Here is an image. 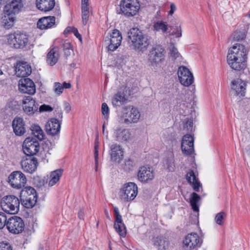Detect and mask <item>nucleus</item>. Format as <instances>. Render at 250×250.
Listing matches in <instances>:
<instances>
[{
	"mask_svg": "<svg viewBox=\"0 0 250 250\" xmlns=\"http://www.w3.org/2000/svg\"><path fill=\"white\" fill-rule=\"evenodd\" d=\"M169 54L170 57L173 60L180 57V54L179 53L177 49L174 46L173 44H171L169 47Z\"/></svg>",
	"mask_w": 250,
	"mask_h": 250,
	"instance_id": "nucleus-43",
	"label": "nucleus"
},
{
	"mask_svg": "<svg viewBox=\"0 0 250 250\" xmlns=\"http://www.w3.org/2000/svg\"><path fill=\"white\" fill-rule=\"evenodd\" d=\"M24 224L22 219L18 216H14L8 219L6 228L13 234L21 233L24 229Z\"/></svg>",
	"mask_w": 250,
	"mask_h": 250,
	"instance_id": "nucleus-11",
	"label": "nucleus"
},
{
	"mask_svg": "<svg viewBox=\"0 0 250 250\" xmlns=\"http://www.w3.org/2000/svg\"><path fill=\"white\" fill-rule=\"evenodd\" d=\"M26 192H24L22 196H20L21 201L22 205L26 208H32L36 204L37 201L38 197L32 196L30 197L27 196Z\"/></svg>",
	"mask_w": 250,
	"mask_h": 250,
	"instance_id": "nucleus-33",
	"label": "nucleus"
},
{
	"mask_svg": "<svg viewBox=\"0 0 250 250\" xmlns=\"http://www.w3.org/2000/svg\"><path fill=\"white\" fill-rule=\"evenodd\" d=\"M31 133L39 140L44 139V134L41 127L37 125H33L30 127Z\"/></svg>",
	"mask_w": 250,
	"mask_h": 250,
	"instance_id": "nucleus-37",
	"label": "nucleus"
},
{
	"mask_svg": "<svg viewBox=\"0 0 250 250\" xmlns=\"http://www.w3.org/2000/svg\"><path fill=\"white\" fill-rule=\"evenodd\" d=\"M246 32L244 31H236L232 34L233 39L236 41H240L246 38Z\"/></svg>",
	"mask_w": 250,
	"mask_h": 250,
	"instance_id": "nucleus-42",
	"label": "nucleus"
},
{
	"mask_svg": "<svg viewBox=\"0 0 250 250\" xmlns=\"http://www.w3.org/2000/svg\"><path fill=\"white\" fill-rule=\"evenodd\" d=\"M21 7V0H13L4 6L2 21L5 27L9 28L13 25L15 20V15L20 11Z\"/></svg>",
	"mask_w": 250,
	"mask_h": 250,
	"instance_id": "nucleus-3",
	"label": "nucleus"
},
{
	"mask_svg": "<svg viewBox=\"0 0 250 250\" xmlns=\"http://www.w3.org/2000/svg\"><path fill=\"white\" fill-rule=\"evenodd\" d=\"M176 6L174 5V3H171L170 4V10L169 11V14L170 15H172L174 12H175V11L176 10Z\"/></svg>",
	"mask_w": 250,
	"mask_h": 250,
	"instance_id": "nucleus-55",
	"label": "nucleus"
},
{
	"mask_svg": "<svg viewBox=\"0 0 250 250\" xmlns=\"http://www.w3.org/2000/svg\"><path fill=\"white\" fill-rule=\"evenodd\" d=\"M186 179L192 186L193 189L196 191H199V188L201 187V184L196 178L193 170H190L187 173Z\"/></svg>",
	"mask_w": 250,
	"mask_h": 250,
	"instance_id": "nucleus-32",
	"label": "nucleus"
},
{
	"mask_svg": "<svg viewBox=\"0 0 250 250\" xmlns=\"http://www.w3.org/2000/svg\"><path fill=\"white\" fill-rule=\"evenodd\" d=\"M13 131L17 136H22L26 132L24 122L22 118L16 117L12 122Z\"/></svg>",
	"mask_w": 250,
	"mask_h": 250,
	"instance_id": "nucleus-25",
	"label": "nucleus"
},
{
	"mask_svg": "<svg viewBox=\"0 0 250 250\" xmlns=\"http://www.w3.org/2000/svg\"><path fill=\"white\" fill-rule=\"evenodd\" d=\"M78 216H79L80 219H83L84 213H83V212L82 210H80L79 211V212L78 213Z\"/></svg>",
	"mask_w": 250,
	"mask_h": 250,
	"instance_id": "nucleus-60",
	"label": "nucleus"
},
{
	"mask_svg": "<svg viewBox=\"0 0 250 250\" xmlns=\"http://www.w3.org/2000/svg\"><path fill=\"white\" fill-rule=\"evenodd\" d=\"M227 216L226 213L225 212L221 211L216 214L214 220L215 223L220 225L222 226L224 223V220Z\"/></svg>",
	"mask_w": 250,
	"mask_h": 250,
	"instance_id": "nucleus-39",
	"label": "nucleus"
},
{
	"mask_svg": "<svg viewBox=\"0 0 250 250\" xmlns=\"http://www.w3.org/2000/svg\"><path fill=\"white\" fill-rule=\"evenodd\" d=\"M16 75L19 77H26L31 73L30 65L26 62H19L15 67Z\"/></svg>",
	"mask_w": 250,
	"mask_h": 250,
	"instance_id": "nucleus-24",
	"label": "nucleus"
},
{
	"mask_svg": "<svg viewBox=\"0 0 250 250\" xmlns=\"http://www.w3.org/2000/svg\"><path fill=\"white\" fill-rule=\"evenodd\" d=\"M122 40L121 33L117 29L113 30L111 33L105 38L104 43L108 51H114L121 45Z\"/></svg>",
	"mask_w": 250,
	"mask_h": 250,
	"instance_id": "nucleus-8",
	"label": "nucleus"
},
{
	"mask_svg": "<svg viewBox=\"0 0 250 250\" xmlns=\"http://www.w3.org/2000/svg\"><path fill=\"white\" fill-rule=\"evenodd\" d=\"M55 4L54 0H36V6L42 11L47 12L51 10Z\"/></svg>",
	"mask_w": 250,
	"mask_h": 250,
	"instance_id": "nucleus-29",
	"label": "nucleus"
},
{
	"mask_svg": "<svg viewBox=\"0 0 250 250\" xmlns=\"http://www.w3.org/2000/svg\"><path fill=\"white\" fill-rule=\"evenodd\" d=\"M63 170L58 169L52 171L50 175V180L48 182V186L52 187L55 185L59 180L62 176Z\"/></svg>",
	"mask_w": 250,
	"mask_h": 250,
	"instance_id": "nucleus-35",
	"label": "nucleus"
},
{
	"mask_svg": "<svg viewBox=\"0 0 250 250\" xmlns=\"http://www.w3.org/2000/svg\"><path fill=\"white\" fill-rule=\"evenodd\" d=\"M99 145L98 143H95L94 146V150H98Z\"/></svg>",
	"mask_w": 250,
	"mask_h": 250,
	"instance_id": "nucleus-64",
	"label": "nucleus"
},
{
	"mask_svg": "<svg viewBox=\"0 0 250 250\" xmlns=\"http://www.w3.org/2000/svg\"><path fill=\"white\" fill-rule=\"evenodd\" d=\"M137 176L139 181L147 183L154 178V172L151 167L148 166H142L139 168Z\"/></svg>",
	"mask_w": 250,
	"mask_h": 250,
	"instance_id": "nucleus-16",
	"label": "nucleus"
},
{
	"mask_svg": "<svg viewBox=\"0 0 250 250\" xmlns=\"http://www.w3.org/2000/svg\"><path fill=\"white\" fill-rule=\"evenodd\" d=\"M165 50L162 45H156L152 47L147 55V62L154 68L159 66L164 61Z\"/></svg>",
	"mask_w": 250,
	"mask_h": 250,
	"instance_id": "nucleus-5",
	"label": "nucleus"
},
{
	"mask_svg": "<svg viewBox=\"0 0 250 250\" xmlns=\"http://www.w3.org/2000/svg\"><path fill=\"white\" fill-rule=\"evenodd\" d=\"M55 24V17H44L38 21L37 27L40 29H47L53 26Z\"/></svg>",
	"mask_w": 250,
	"mask_h": 250,
	"instance_id": "nucleus-28",
	"label": "nucleus"
},
{
	"mask_svg": "<svg viewBox=\"0 0 250 250\" xmlns=\"http://www.w3.org/2000/svg\"><path fill=\"white\" fill-rule=\"evenodd\" d=\"M0 250H12V249L9 243L2 242L0 243Z\"/></svg>",
	"mask_w": 250,
	"mask_h": 250,
	"instance_id": "nucleus-51",
	"label": "nucleus"
},
{
	"mask_svg": "<svg viewBox=\"0 0 250 250\" xmlns=\"http://www.w3.org/2000/svg\"><path fill=\"white\" fill-rule=\"evenodd\" d=\"M153 26L154 29L157 31L162 30L164 33L167 30V25L162 21H158L154 23Z\"/></svg>",
	"mask_w": 250,
	"mask_h": 250,
	"instance_id": "nucleus-40",
	"label": "nucleus"
},
{
	"mask_svg": "<svg viewBox=\"0 0 250 250\" xmlns=\"http://www.w3.org/2000/svg\"><path fill=\"white\" fill-rule=\"evenodd\" d=\"M128 42L138 52L144 53L150 45L151 38L137 28H132L128 32Z\"/></svg>",
	"mask_w": 250,
	"mask_h": 250,
	"instance_id": "nucleus-2",
	"label": "nucleus"
},
{
	"mask_svg": "<svg viewBox=\"0 0 250 250\" xmlns=\"http://www.w3.org/2000/svg\"><path fill=\"white\" fill-rule=\"evenodd\" d=\"M63 90V85L62 83L59 82H55L54 83V92L56 95H60L62 93Z\"/></svg>",
	"mask_w": 250,
	"mask_h": 250,
	"instance_id": "nucleus-45",
	"label": "nucleus"
},
{
	"mask_svg": "<svg viewBox=\"0 0 250 250\" xmlns=\"http://www.w3.org/2000/svg\"><path fill=\"white\" fill-rule=\"evenodd\" d=\"M7 220L5 214L0 212V229H3L5 226L6 227Z\"/></svg>",
	"mask_w": 250,
	"mask_h": 250,
	"instance_id": "nucleus-47",
	"label": "nucleus"
},
{
	"mask_svg": "<svg viewBox=\"0 0 250 250\" xmlns=\"http://www.w3.org/2000/svg\"><path fill=\"white\" fill-rule=\"evenodd\" d=\"M94 157L95 162H98L99 160V152L98 150H94Z\"/></svg>",
	"mask_w": 250,
	"mask_h": 250,
	"instance_id": "nucleus-58",
	"label": "nucleus"
},
{
	"mask_svg": "<svg viewBox=\"0 0 250 250\" xmlns=\"http://www.w3.org/2000/svg\"><path fill=\"white\" fill-rule=\"evenodd\" d=\"M24 112L28 115H32L37 111L38 104L31 96H24L22 101Z\"/></svg>",
	"mask_w": 250,
	"mask_h": 250,
	"instance_id": "nucleus-18",
	"label": "nucleus"
},
{
	"mask_svg": "<svg viewBox=\"0 0 250 250\" xmlns=\"http://www.w3.org/2000/svg\"><path fill=\"white\" fill-rule=\"evenodd\" d=\"M40 111H51L53 110V108L48 105L43 104L40 107Z\"/></svg>",
	"mask_w": 250,
	"mask_h": 250,
	"instance_id": "nucleus-53",
	"label": "nucleus"
},
{
	"mask_svg": "<svg viewBox=\"0 0 250 250\" xmlns=\"http://www.w3.org/2000/svg\"><path fill=\"white\" fill-rule=\"evenodd\" d=\"M116 140L120 142H127L131 139V133L129 129L117 128L114 132Z\"/></svg>",
	"mask_w": 250,
	"mask_h": 250,
	"instance_id": "nucleus-26",
	"label": "nucleus"
},
{
	"mask_svg": "<svg viewBox=\"0 0 250 250\" xmlns=\"http://www.w3.org/2000/svg\"><path fill=\"white\" fill-rule=\"evenodd\" d=\"M193 126V121L191 119H186L184 122V127L188 130H191Z\"/></svg>",
	"mask_w": 250,
	"mask_h": 250,
	"instance_id": "nucleus-50",
	"label": "nucleus"
},
{
	"mask_svg": "<svg viewBox=\"0 0 250 250\" xmlns=\"http://www.w3.org/2000/svg\"><path fill=\"white\" fill-rule=\"evenodd\" d=\"M22 149L23 152L26 155H34L39 150V143L36 139L33 137H28L23 142Z\"/></svg>",
	"mask_w": 250,
	"mask_h": 250,
	"instance_id": "nucleus-15",
	"label": "nucleus"
},
{
	"mask_svg": "<svg viewBox=\"0 0 250 250\" xmlns=\"http://www.w3.org/2000/svg\"><path fill=\"white\" fill-rule=\"evenodd\" d=\"M8 182L12 188L20 189L24 187L26 183V178L21 171H15L9 175Z\"/></svg>",
	"mask_w": 250,
	"mask_h": 250,
	"instance_id": "nucleus-12",
	"label": "nucleus"
},
{
	"mask_svg": "<svg viewBox=\"0 0 250 250\" xmlns=\"http://www.w3.org/2000/svg\"><path fill=\"white\" fill-rule=\"evenodd\" d=\"M74 27H67L65 30L64 31V33L65 34H67L69 33H73V31Z\"/></svg>",
	"mask_w": 250,
	"mask_h": 250,
	"instance_id": "nucleus-56",
	"label": "nucleus"
},
{
	"mask_svg": "<svg viewBox=\"0 0 250 250\" xmlns=\"http://www.w3.org/2000/svg\"><path fill=\"white\" fill-rule=\"evenodd\" d=\"M173 31L170 33V35L175 36L176 38H180L182 35V29L181 25L175 26L171 28Z\"/></svg>",
	"mask_w": 250,
	"mask_h": 250,
	"instance_id": "nucleus-44",
	"label": "nucleus"
},
{
	"mask_svg": "<svg viewBox=\"0 0 250 250\" xmlns=\"http://www.w3.org/2000/svg\"><path fill=\"white\" fill-rule=\"evenodd\" d=\"M19 90L23 93L33 95L36 92V87L34 82L29 78H22L19 82Z\"/></svg>",
	"mask_w": 250,
	"mask_h": 250,
	"instance_id": "nucleus-17",
	"label": "nucleus"
},
{
	"mask_svg": "<svg viewBox=\"0 0 250 250\" xmlns=\"http://www.w3.org/2000/svg\"><path fill=\"white\" fill-rule=\"evenodd\" d=\"M141 116L140 112L137 107L132 105L126 106L123 108L119 121L127 125L137 124L140 121Z\"/></svg>",
	"mask_w": 250,
	"mask_h": 250,
	"instance_id": "nucleus-4",
	"label": "nucleus"
},
{
	"mask_svg": "<svg viewBox=\"0 0 250 250\" xmlns=\"http://www.w3.org/2000/svg\"><path fill=\"white\" fill-rule=\"evenodd\" d=\"M46 183L45 180L42 179V180H40V186H42L44 185L45 183Z\"/></svg>",
	"mask_w": 250,
	"mask_h": 250,
	"instance_id": "nucleus-61",
	"label": "nucleus"
},
{
	"mask_svg": "<svg viewBox=\"0 0 250 250\" xmlns=\"http://www.w3.org/2000/svg\"><path fill=\"white\" fill-rule=\"evenodd\" d=\"M89 12H82V17L83 22L84 25H86L87 23L89 18Z\"/></svg>",
	"mask_w": 250,
	"mask_h": 250,
	"instance_id": "nucleus-52",
	"label": "nucleus"
},
{
	"mask_svg": "<svg viewBox=\"0 0 250 250\" xmlns=\"http://www.w3.org/2000/svg\"><path fill=\"white\" fill-rule=\"evenodd\" d=\"M248 51L245 46L236 43L229 50L227 61L229 66L236 71L245 68Z\"/></svg>",
	"mask_w": 250,
	"mask_h": 250,
	"instance_id": "nucleus-1",
	"label": "nucleus"
},
{
	"mask_svg": "<svg viewBox=\"0 0 250 250\" xmlns=\"http://www.w3.org/2000/svg\"><path fill=\"white\" fill-rule=\"evenodd\" d=\"M63 85V89L64 88H70L71 87V84L69 83L63 82L62 83Z\"/></svg>",
	"mask_w": 250,
	"mask_h": 250,
	"instance_id": "nucleus-59",
	"label": "nucleus"
},
{
	"mask_svg": "<svg viewBox=\"0 0 250 250\" xmlns=\"http://www.w3.org/2000/svg\"><path fill=\"white\" fill-rule=\"evenodd\" d=\"M114 215L115 218V222L114 224V228L116 231L122 236L125 235V226L123 222L122 217L120 214L118 208H114Z\"/></svg>",
	"mask_w": 250,
	"mask_h": 250,
	"instance_id": "nucleus-23",
	"label": "nucleus"
},
{
	"mask_svg": "<svg viewBox=\"0 0 250 250\" xmlns=\"http://www.w3.org/2000/svg\"><path fill=\"white\" fill-rule=\"evenodd\" d=\"M59 57V49L54 47L47 54L46 62L50 66H53L57 62Z\"/></svg>",
	"mask_w": 250,
	"mask_h": 250,
	"instance_id": "nucleus-30",
	"label": "nucleus"
},
{
	"mask_svg": "<svg viewBox=\"0 0 250 250\" xmlns=\"http://www.w3.org/2000/svg\"><path fill=\"white\" fill-rule=\"evenodd\" d=\"M110 149L111 161L118 164L120 163L124 156V151L122 146L117 144H114L111 145Z\"/></svg>",
	"mask_w": 250,
	"mask_h": 250,
	"instance_id": "nucleus-20",
	"label": "nucleus"
},
{
	"mask_svg": "<svg viewBox=\"0 0 250 250\" xmlns=\"http://www.w3.org/2000/svg\"><path fill=\"white\" fill-rule=\"evenodd\" d=\"M88 3V0H82V5H86Z\"/></svg>",
	"mask_w": 250,
	"mask_h": 250,
	"instance_id": "nucleus-62",
	"label": "nucleus"
},
{
	"mask_svg": "<svg viewBox=\"0 0 250 250\" xmlns=\"http://www.w3.org/2000/svg\"><path fill=\"white\" fill-rule=\"evenodd\" d=\"M178 75L180 83L185 86L191 85L190 92L193 94L195 91V86L191 84L194 82L192 73L186 66H181L178 68Z\"/></svg>",
	"mask_w": 250,
	"mask_h": 250,
	"instance_id": "nucleus-7",
	"label": "nucleus"
},
{
	"mask_svg": "<svg viewBox=\"0 0 250 250\" xmlns=\"http://www.w3.org/2000/svg\"><path fill=\"white\" fill-rule=\"evenodd\" d=\"M63 50L64 51V54L66 56H69L71 54L70 49L71 48V44L69 42H64L62 44Z\"/></svg>",
	"mask_w": 250,
	"mask_h": 250,
	"instance_id": "nucleus-48",
	"label": "nucleus"
},
{
	"mask_svg": "<svg viewBox=\"0 0 250 250\" xmlns=\"http://www.w3.org/2000/svg\"><path fill=\"white\" fill-rule=\"evenodd\" d=\"M24 192H26L25 194H27V196L30 197L32 195L34 197H38L36 190L31 187H26L22 189L21 191L20 196H22Z\"/></svg>",
	"mask_w": 250,
	"mask_h": 250,
	"instance_id": "nucleus-38",
	"label": "nucleus"
},
{
	"mask_svg": "<svg viewBox=\"0 0 250 250\" xmlns=\"http://www.w3.org/2000/svg\"><path fill=\"white\" fill-rule=\"evenodd\" d=\"M102 112L105 118L107 119L109 114V108L107 104L105 103H103L102 105Z\"/></svg>",
	"mask_w": 250,
	"mask_h": 250,
	"instance_id": "nucleus-49",
	"label": "nucleus"
},
{
	"mask_svg": "<svg viewBox=\"0 0 250 250\" xmlns=\"http://www.w3.org/2000/svg\"><path fill=\"white\" fill-rule=\"evenodd\" d=\"M128 97L124 91H119L113 96L112 99V103L114 106H120L126 103Z\"/></svg>",
	"mask_w": 250,
	"mask_h": 250,
	"instance_id": "nucleus-31",
	"label": "nucleus"
},
{
	"mask_svg": "<svg viewBox=\"0 0 250 250\" xmlns=\"http://www.w3.org/2000/svg\"><path fill=\"white\" fill-rule=\"evenodd\" d=\"M38 164L37 159L34 157L26 158L23 159L21 162L22 169L30 173H32L36 170Z\"/></svg>",
	"mask_w": 250,
	"mask_h": 250,
	"instance_id": "nucleus-21",
	"label": "nucleus"
},
{
	"mask_svg": "<svg viewBox=\"0 0 250 250\" xmlns=\"http://www.w3.org/2000/svg\"><path fill=\"white\" fill-rule=\"evenodd\" d=\"M232 89L235 91L236 94L245 96L246 88V83L240 79L234 80L232 82Z\"/></svg>",
	"mask_w": 250,
	"mask_h": 250,
	"instance_id": "nucleus-27",
	"label": "nucleus"
},
{
	"mask_svg": "<svg viewBox=\"0 0 250 250\" xmlns=\"http://www.w3.org/2000/svg\"><path fill=\"white\" fill-rule=\"evenodd\" d=\"M181 149L183 153L186 155H191L194 152V139L189 135L186 134L182 138Z\"/></svg>",
	"mask_w": 250,
	"mask_h": 250,
	"instance_id": "nucleus-19",
	"label": "nucleus"
},
{
	"mask_svg": "<svg viewBox=\"0 0 250 250\" xmlns=\"http://www.w3.org/2000/svg\"><path fill=\"white\" fill-rule=\"evenodd\" d=\"M201 200L200 196L195 192L190 194L189 202L192 209L196 212L199 211V202Z\"/></svg>",
	"mask_w": 250,
	"mask_h": 250,
	"instance_id": "nucleus-36",
	"label": "nucleus"
},
{
	"mask_svg": "<svg viewBox=\"0 0 250 250\" xmlns=\"http://www.w3.org/2000/svg\"><path fill=\"white\" fill-rule=\"evenodd\" d=\"M154 245L158 250H167L168 248L169 241L163 236H158L154 238Z\"/></svg>",
	"mask_w": 250,
	"mask_h": 250,
	"instance_id": "nucleus-34",
	"label": "nucleus"
},
{
	"mask_svg": "<svg viewBox=\"0 0 250 250\" xmlns=\"http://www.w3.org/2000/svg\"><path fill=\"white\" fill-rule=\"evenodd\" d=\"M28 36L20 32L10 34L8 37V43L16 49H22L28 43Z\"/></svg>",
	"mask_w": 250,
	"mask_h": 250,
	"instance_id": "nucleus-9",
	"label": "nucleus"
},
{
	"mask_svg": "<svg viewBox=\"0 0 250 250\" xmlns=\"http://www.w3.org/2000/svg\"><path fill=\"white\" fill-rule=\"evenodd\" d=\"M133 162L131 159H128L125 160L123 168L125 171H130L133 169Z\"/></svg>",
	"mask_w": 250,
	"mask_h": 250,
	"instance_id": "nucleus-46",
	"label": "nucleus"
},
{
	"mask_svg": "<svg viewBox=\"0 0 250 250\" xmlns=\"http://www.w3.org/2000/svg\"><path fill=\"white\" fill-rule=\"evenodd\" d=\"M166 164L167 168L169 171H172L174 170L175 167L174 156L172 153H170L168 156L167 159L166 160Z\"/></svg>",
	"mask_w": 250,
	"mask_h": 250,
	"instance_id": "nucleus-41",
	"label": "nucleus"
},
{
	"mask_svg": "<svg viewBox=\"0 0 250 250\" xmlns=\"http://www.w3.org/2000/svg\"><path fill=\"white\" fill-rule=\"evenodd\" d=\"M45 127L47 134L55 136L60 132L61 123L57 119L52 118L46 123Z\"/></svg>",
	"mask_w": 250,
	"mask_h": 250,
	"instance_id": "nucleus-22",
	"label": "nucleus"
},
{
	"mask_svg": "<svg viewBox=\"0 0 250 250\" xmlns=\"http://www.w3.org/2000/svg\"><path fill=\"white\" fill-rule=\"evenodd\" d=\"M121 196L125 201H130L134 199L138 194V187L133 182H129L124 185L121 191Z\"/></svg>",
	"mask_w": 250,
	"mask_h": 250,
	"instance_id": "nucleus-13",
	"label": "nucleus"
},
{
	"mask_svg": "<svg viewBox=\"0 0 250 250\" xmlns=\"http://www.w3.org/2000/svg\"><path fill=\"white\" fill-rule=\"evenodd\" d=\"M201 244L202 241L197 234H188L183 240V249L184 250H196Z\"/></svg>",
	"mask_w": 250,
	"mask_h": 250,
	"instance_id": "nucleus-14",
	"label": "nucleus"
},
{
	"mask_svg": "<svg viewBox=\"0 0 250 250\" xmlns=\"http://www.w3.org/2000/svg\"><path fill=\"white\" fill-rule=\"evenodd\" d=\"M20 205L19 199L14 195L4 196L0 201L2 209L11 214H15L19 211Z\"/></svg>",
	"mask_w": 250,
	"mask_h": 250,
	"instance_id": "nucleus-6",
	"label": "nucleus"
},
{
	"mask_svg": "<svg viewBox=\"0 0 250 250\" xmlns=\"http://www.w3.org/2000/svg\"><path fill=\"white\" fill-rule=\"evenodd\" d=\"M73 33L74 34V35L78 38L81 41H82V37L81 35L79 33L78 31L77 28H74Z\"/></svg>",
	"mask_w": 250,
	"mask_h": 250,
	"instance_id": "nucleus-54",
	"label": "nucleus"
},
{
	"mask_svg": "<svg viewBox=\"0 0 250 250\" xmlns=\"http://www.w3.org/2000/svg\"><path fill=\"white\" fill-rule=\"evenodd\" d=\"M82 12H89L88 4L82 5Z\"/></svg>",
	"mask_w": 250,
	"mask_h": 250,
	"instance_id": "nucleus-57",
	"label": "nucleus"
},
{
	"mask_svg": "<svg viewBox=\"0 0 250 250\" xmlns=\"http://www.w3.org/2000/svg\"><path fill=\"white\" fill-rule=\"evenodd\" d=\"M120 6L122 13L126 17L135 15L140 8L138 0H122Z\"/></svg>",
	"mask_w": 250,
	"mask_h": 250,
	"instance_id": "nucleus-10",
	"label": "nucleus"
},
{
	"mask_svg": "<svg viewBox=\"0 0 250 250\" xmlns=\"http://www.w3.org/2000/svg\"><path fill=\"white\" fill-rule=\"evenodd\" d=\"M98 167V162H95V170L97 171Z\"/></svg>",
	"mask_w": 250,
	"mask_h": 250,
	"instance_id": "nucleus-63",
	"label": "nucleus"
}]
</instances>
